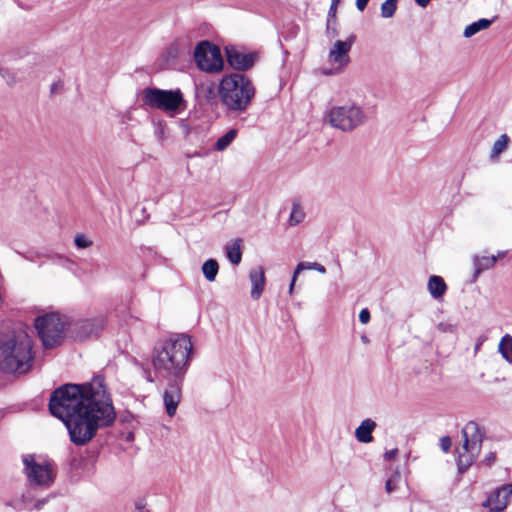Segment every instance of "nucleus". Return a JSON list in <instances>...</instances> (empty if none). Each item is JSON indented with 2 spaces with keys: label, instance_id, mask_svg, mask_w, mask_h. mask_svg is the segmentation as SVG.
Wrapping results in <instances>:
<instances>
[{
  "label": "nucleus",
  "instance_id": "1",
  "mask_svg": "<svg viewBox=\"0 0 512 512\" xmlns=\"http://www.w3.org/2000/svg\"><path fill=\"white\" fill-rule=\"evenodd\" d=\"M51 414L66 426L70 440L78 446L89 443L100 428L110 426L116 413L103 379L86 384H65L51 394Z\"/></svg>",
  "mask_w": 512,
  "mask_h": 512
},
{
  "label": "nucleus",
  "instance_id": "2",
  "mask_svg": "<svg viewBox=\"0 0 512 512\" xmlns=\"http://www.w3.org/2000/svg\"><path fill=\"white\" fill-rule=\"evenodd\" d=\"M193 344L189 335L178 334L158 343L152 354L155 371L166 379H184Z\"/></svg>",
  "mask_w": 512,
  "mask_h": 512
},
{
  "label": "nucleus",
  "instance_id": "3",
  "mask_svg": "<svg viewBox=\"0 0 512 512\" xmlns=\"http://www.w3.org/2000/svg\"><path fill=\"white\" fill-rule=\"evenodd\" d=\"M34 360L32 340L22 327L0 334V370L7 374L28 372Z\"/></svg>",
  "mask_w": 512,
  "mask_h": 512
},
{
  "label": "nucleus",
  "instance_id": "4",
  "mask_svg": "<svg viewBox=\"0 0 512 512\" xmlns=\"http://www.w3.org/2000/svg\"><path fill=\"white\" fill-rule=\"evenodd\" d=\"M255 87L249 77L241 73L225 75L218 86L222 104L232 112H243L255 96Z\"/></svg>",
  "mask_w": 512,
  "mask_h": 512
},
{
  "label": "nucleus",
  "instance_id": "5",
  "mask_svg": "<svg viewBox=\"0 0 512 512\" xmlns=\"http://www.w3.org/2000/svg\"><path fill=\"white\" fill-rule=\"evenodd\" d=\"M144 105L164 112L169 117H175L187 108V102L180 89L165 90L145 88L142 92Z\"/></svg>",
  "mask_w": 512,
  "mask_h": 512
},
{
  "label": "nucleus",
  "instance_id": "6",
  "mask_svg": "<svg viewBox=\"0 0 512 512\" xmlns=\"http://www.w3.org/2000/svg\"><path fill=\"white\" fill-rule=\"evenodd\" d=\"M484 429L475 421H469L462 429L464 439L462 447L458 450V470L464 473L478 457L482 441L484 438Z\"/></svg>",
  "mask_w": 512,
  "mask_h": 512
},
{
  "label": "nucleus",
  "instance_id": "7",
  "mask_svg": "<svg viewBox=\"0 0 512 512\" xmlns=\"http://www.w3.org/2000/svg\"><path fill=\"white\" fill-rule=\"evenodd\" d=\"M327 118L334 128L344 132L356 129L367 120L364 110L352 103L332 107L328 112Z\"/></svg>",
  "mask_w": 512,
  "mask_h": 512
},
{
  "label": "nucleus",
  "instance_id": "8",
  "mask_svg": "<svg viewBox=\"0 0 512 512\" xmlns=\"http://www.w3.org/2000/svg\"><path fill=\"white\" fill-rule=\"evenodd\" d=\"M24 473L30 484L29 489L34 487L49 488L54 480L55 473L53 465L46 460L36 459L34 455H24L22 458Z\"/></svg>",
  "mask_w": 512,
  "mask_h": 512
},
{
  "label": "nucleus",
  "instance_id": "9",
  "mask_svg": "<svg viewBox=\"0 0 512 512\" xmlns=\"http://www.w3.org/2000/svg\"><path fill=\"white\" fill-rule=\"evenodd\" d=\"M356 40L355 35H350L346 40H337L329 49L327 62L329 68L323 69L326 76L339 75L345 71L351 62L350 51Z\"/></svg>",
  "mask_w": 512,
  "mask_h": 512
},
{
  "label": "nucleus",
  "instance_id": "10",
  "mask_svg": "<svg viewBox=\"0 0 512 512\" xmlns=\"http://www.w3.org/2000/svg\"><path fill=\"white\" fill-rule=\"evenodd\" d=\"M35 328L45 348H52L63 337L64 323L56 313L39 316L35 319Z\"/></svg>",
  "mask_w": 512,
  "mask_h": 512
},
{
  "label": "nucleus",
  "instance_id": "11",
  "mask_svg": "<svg viewBox=\"0 0 512 512\" xmlns=\"http://www.w3.org/2000/svg\"><path fill=\"white\" fill-rule=\"evenodd\" d=\"M197 67L207 73H218L223 69L220 49L209 41H201L194 50Z\"/></svg>",
  "mask_w": 512,
  "mask_h": 512
},
{
  "label": "nucleus",
  "instance_id": "12",
  "mask_svg": "<svg viewBox=\"0 0 512 512\" xmlns=\"http://www.w3.org/2000/svg\"><path fill=\"white\" fill-rule=\"evenodd\" d=\"M168 384L163 392V404L165 412L173 417L182 399V386L184 379H167Z\"/></svg>",
  "mask_w": 512,
  "mask_h": 512
},
{
  "label": "nucleus",
  "instance_id": "13",
  "mask_svg": "<svg viewBox=\"0 0 512 512\" xmlns=\"http://www.w3.org/2000/svg\"><path fill=\"white\" fill-rule=\"evenodd\" d=\"M226 58L228 64L233 69L238 71H246L255 64L257 55L255 53L242 52L234 46H227Z\"/></svg>",
  "mask_w": 512,
  "mask_h": 512
},
{
  "label": "nucleus",
  "instance_id": "14",
  "mask_svg": "<svg viewBox=\"0 0 512 512\" xmlns=\"http://www.w3.org/2000/svg\"><path fill=\"white\" fill-rule=\"evenodd\" d=\"M511 496L512 484L503 485L502 487L494 490V492L482 503V506L495 511H504Z\"/></svg>",
  "mask_w": 512,
  "mask_h": 512
},
{
  "label": "nucleus",
  "instance_id": "15",
  "mask_svg": "<svg viewBox=\"0 0 512 512\" xmlns=\"http://www.w3.org/2000/svg\"><path fill=\"white\" fill-rule=\"evenodd\" d=\"M249 279L252 285L251 297L257 300L261 297L265 286V273L262 267L253 268L249 273Z\"/></svg>",
  "mask_w": 512,
  "mask_h": 512
},
{
  "label": "nucleus",
  "instance_id": "16",
  "mask_svg": "<svg viewBox=\"0 0 512 512\" xmlns=\"http://www.w3.org/2000/svg\"><path fill=\"white\" fill-rule=\"evenodd\" d=\"M376 426V422L370 418L363 420L355 430V438L360 443H371L373 441L372 432Z\"/></svg>",
  "mask_w": 512,
  "mask_h": 512
},
{
  "label": "nucleus",
  "instance_id": "17",
  "mask_svg": "<svg viewBox=\"0 0 512 512\" xmlns=\"http://www.w3.org/2000/svg\"><path fill=\"white\" fill-rule=\"evenodd\" d=\"M428 291L434 299L442 298L446 293L447 285L442 277L433 275L428 280Z\"/></svg>",
  "mask_w": 512,
  "mask_h": 512
},
{
  "label": "nucleus",
  "instance_id": "18",
  "mask_svg": "<svg viewBox=\"0 0 512 512\" xmlns=\"http://www.w3.org/2000/svg\"><path fill=\"white\" fill-rule=\"evenodd\" d=\"M33 489H28L23 495H22V502L25 504L26 508L28 510H41L49 501L53 495H49L42 499H34V496L32 494Z\"/></svg>",
  "mask_w": 512,
  "mask_h": 512
},
{
  "label": "nucleus",
  "instance_id": "19",
  "mask_svg": "<svg viewBox=\"0 0 512 512\" xmlns=\"http://www.w3.org/2000/svg\"><path fill=\"white\" fill-rule=\"evenodd\" d=\"M241 242V239H236L225 246L226 257L234 265L242 260Z\"/></svg>",
  "mask_w": 512,
  "mask_h": 512
},
{
  "label": "nucleus",
  "instance_id": "20",
  "mask_svg": "<svg viewBox=\"0 0 512 512\" xmlns=\"http://www.w3.org/2000/svg\"><path fill=\"white\" fill-rule=\"evenodd\" d=\"M201 270L208 282H214L219 271V264L215 259H208L202 264Z\"/></svg>",
  "mask_w": 512,
  "mask_h": 512
},
{
  "label": "nucleus",
  "instance_id": "21",
  "mask_svg": "<svg viewBox=\"0 0 512 512\" xmlns=\"http://www.w3.org/2000/svg\"><path fill=\"white\" fill-rule=\"evenodd\" d=\"M498 351L502 357L510 364H512V336L509 334L504 335L499 344Z\"/></svg>",
  "mask_w": 512,
  "mask_h": 512
},
{
  "label": "nucleus",
  "instance_id": "22",
  "mask_svg": "<svg viewBox=\"0 0 512 512\" xmlns=\"http://www.w3.org/2000/svg\"><path fill=\"white\" fill-rule=\"evenodd\" d=\"M491 24H492V20H488V19H484V18L479 19L478 21H475V22L471 23L470 25H468L465 28L463 35L466 38H470L473 35H475L476 33H478L479 31L489 28Z\"/></svg>",
  "mask_w": 512,
  "mask_h": 512
},
{
  "label": "nucleus",
  "instance_id": "23",
  "mask_svg": "<svg viewBox=\"0 0 512 512\" xmlns=\"http://www.w3.org/2000/svg\"><path fill=\"white\" fill-rule=\"evenodd\" d=\"M497 261L495 255L491 257L476 258L474 262L475 266V277H477L482 271L492 268Z\"/></svg>",
  "mask_w": 512,
  "mask_h": 512
},
{
  "label": "nucleus",
  "instance_id": "24",
  "mask_svg": "<svg viewBox=\"0 0 512 512\" xmlns=\"http://www.w3.org/2000/svg\"><path fill=\"white\" fill-rule=\"evenodd\" d=\"M237 136V130L231 129L228 132H226L224 135H222L215 144V149L218 151L225 150L236 138Z\"/></svg>",
  "mask_w": 512,
  "mask_h": 512
},
{
  "label": "nucleus",
  "instance_id": "25",
  "mask_svg": "<svg viewBox=\"0 0 512 512\" xmlns=\"http://www.w3.org/2000/svg\"><path fill=\"white\" fill-rule=\"evenodd\" d=\"M403 479H402V476L400 474L399 471H395L390 477H388V479L386 480V483H385V491L388 493V494H391L395 491H397L401 484L403 483Z\"/></svg>",
  "mask_w": 512,
  "mask_h": 512
},
{
  "label": "nucleus",
  "instance_id": "26",
  "mask_svg": "<svg viewBox=\"0 0 512 512\" xmlns=\"http://www.w3.org/2000/svg\"><path fill=\"white\" fill-rule=\"evenodd\" d=\"M305 218V212L298 202H293L292 210L289 217V224L296 226L300 224Z\"/></svg>",
  "mask_w": 512,
  "mask_h": 512
},
{
  "label": "nucleus",
  "instance_id": "27",
  "mask_svg": "<svg viewBox=\"0 0 512 512\" xmlns=\"http://www.w3.org/2000/svg\"><path fill=\"white\" fill-rule=\"evenodd\" d=\"M102 327V320H87L82 324L86 336L97 335Z\"/></svg>",
  "mask_w": 512,
  "mask_h": 512
},
{
  "label": "nucleus",
  "instance_id": "28",
  "mask_svg": "<svg viewBox=\"0 0 512 512\" xmlns=\"http://www.w3.org/2000/svg\"><path fill=\"white\" fill-rule=\"evenodd\" d=\"M398 0H385L381 4V16L383 18H391L397 10Z\"/></svg>",
  "mask_w": 512,
  "mask_h": 512
},
{
  "label": "nucleus",
  "instance_id": "29",
  "mask_svg": "<svg viewBox=\"0 0 512 512\" xmlns=\"http://www.w3.org/2000/svg\"><path fill=\"white\" fill-rule=\"evenodd\" d=\"M509 143V137L506 134L501 135L494 143L491 151L492 157H497L503 151L507 149Z\"/></svg>",
  "mask_w": 512,
  "mask_h": 512
},
{
  "label": "nucleus",
  "instance_id": "30",
  "mask_svg": "<svg viewBox=\"0 0 512 512\" xmlns=\"http://www.w3.org/2000/svg\"><path fill=\"white\" fill-rule=\"evenodd\" d=\"M436 328L441 333H449V334L457 333V324L451 323V322H439L436 325Z\"/></svg>",
  "mask_w": 512,
  "mask_h": 512
},
{
  "label": "nucleus",
  "instance_id": "31",
  "mask_svg": "<svg viewBox=\"0 0 512 512\" xmlns=\"http://www.w3.org/2000/svg\"><path fill=\"white\" fill-rule=\"evenodd\" d=\"M316 262H300L294 270V280H297L298 275L304 270H314Z\"/></svg>",
  "mask_w": 512,
  "mask_h": 512
},
{
  "label": "nucleus",
  "instance_id": "32",
  "mask_svg": "<svg viewBox=\"0 0 512 512\" xmlns=\"http://www.w3.org/2000/svg\"><path fill=\"white\" fill-rule=\"evenodd\" d=\"M74 243L78 248L84 249L92 246L93 242L87 238L84 234H77L74 239Z\"/></svg>",
  "mask_w": 512,
  "mask_h": 512
},
{
  "label": "nucleus",
  "instance_id": "33",
  "mask_svg": "<svg viewBox=\"0 0 512 512\" xmlns=\"http://www.w3.org/2000/svg\"><path fill=\"white\" fill-rule=\"evenodd\" d=\"M134 507L137 512H150L147 508V501L145 498H138L134 502Z\"/></svg>",
  "mask_w": 512,
  "mask_h": 512
},
{
  "label": "nucleus",
  "instance_id": "34",
  "mask_svg": "<svg viewBox=\"0 0 512 512\" xmlns=\"http://www.w3.org/2000/svg\"><path fill=\"white\" fill-rule=\"evenodd\" d=\"M2 76L9 85H14L17 82L14 72L4 70V72L2 73Z\"/></svg>",
  "mask_w": 512,
  "mask_h": 512
},
{
  "label": "nucleus",
  "instance_id": "35",
  "mask_svg": "<svg viewBox=\"0 0 512 512\" xmlns=\"http://www.w3.org/2000/svg\"><path fill=\"white\" fill-rule=\"evenodd\" d=\"M451 445H452V441L449 436H443L440 439V447L444 452H448L451 448Z\"/></svg>",
  "mask_w": 512,
  "mask_h": 512
},
{
  "label": "nucleus",
  "instance_id": "36",
  "mask_svg": "<svg viewBox=\"0 0 512 512\" xmlns=\"http://www.w3.org/2000/svg\"><path fill=\"white\" fill-rule=\"evenodd\" d=\"M359 321L362 324H367L370 321V312L367 308H364L359 313Z\"/></svg>",
  "mask_w": 512,
  "mask_h": 512
},
{
  "label": "nucleus",
  "instance_id": "37",
  "mask_svg": "<svg viewBox=\"0 0 512 512\" xmlns=\"http://www.w3.org/2000/svg\"><path fill=\"white\" fill-rule=\"evenodd\" d=\"M397 455H398V449L395 448V449L386 451L383 455V458L385 461H391V460L395 459Z\"/></svg>",
  "mask_w": 512,
  "mask_h": 512
},
{
  "label": "nucleus",
  "instance_id": "38",
  "mask_svg": "<svg viewBox=\"0 0 512 512\" xmlns=\"http://www.w3.org/2000/svg\"><path fill=\"white\" fill-rule=\"evenodd\" d=\"M496 460V455L495 453L493 452H490L488 453L484 459H483V462L487 465V466H490L491 464H493Z\"/></svg>",
  "mask_w": 512,
  "mask_h": 512
},
{
  "label": "nucleus",
  "instance_id": "39",
  "mask_svg": "<svg viewBox=\"0 0 512 512\" xmlns=\"http://www.w3.org/2000/svg\"><path fill=\"white\" fill-rule=\"evenodd\" d=\"M327 33L331 37H335L337 35V31L335 27L332 25V20L328 19L327 21Z\"/></svg>",
  "mask_w": 512,
  "mask_h": 512
},
{
  "label": "nucleus",
  "instance_id": "40",
  "mask_svg": "<svg viewBox=\"0 0 512 512\" xmlns=\"http://www.w3.org/2000/svg\"><path fill=\"white\" fill-rule=\"evenodd\" d=\"M369 0H356V7L359 11H364Z\"/></svg>",
  "mask_w": 512,
  "mask_h": 512
},
{
  "label": "nucleus",
  "instance_id": "41",
  "mask_svg": "<svg viewBox=\"0 0 512 512\" xmlns=\"http://www.w3.org/2000/svg\"><path fill=\"white\" fill-rule=\"evenodd\" d=\"M336 8H337V5H334L333 4V0H331V6H330V9H329V14H328V19H335V12H336ZM335 22V20H333V23Z\"/></svg>",
  "mask_w": 512,
  "mask_h": 512
},
{
  "label": "nucleus",
  "instance_id": "42",
  "mask_svg": "<svg viewBox=\"0 0 512 512\" xmlns=\"http://www.w3.org/2000/svg\"><path fill=\"white\" fill-rule=\"evenodd\" d=\"M314 270L321 274L326 273V268L322 264H319L317 262H316V266L314 267Z\"/></svg>",
  "mask_w": 512,
  "mask_h": 512
},
{
  "label": "nucleus",
  "instance_id": "43",
  "mask_svg": "<svg viewBox=\"0 0 512 512\" xmlns=\"http://www.w3.org/2000/svg\"><path fill=\"white\" fill-rule=\"evenodd\" d=\"M431 0H415L416 4L422 8H425L428 6Z\"/></svg>",
  "mask_w": 512,
  "mask_h": 512
},
{
  "label": "nucleus",
  "instance_id": "44",
  "mask_svg": "<svg viewBox=\"0 0 512 512\" xmlns=\"http://www.w3.org/2000/svg\"><path fill=\"white\" fill-rule=\"evenodd\" d=\"M297 280H294V274L292 275V279H291V283H290V286H289V294L291 295L293 293V290H294V286H295V283H296Z\"/></svg>",
  "mask_w": 512,
  "mask_h": 512
},
{
  "label": "nucleus",
  "instance_id": "45",
  "mask_svg": "<svg viewBox=\"0 0 512 512\" xmlns=\"http://www.w3.org/2000/svg\"><path fill=\"white\" fill-rule=\"evenodd\" d=\"M506 253H507L506 251L498 252V254L495 257H497V260H498L499 258L505 257Z\"/></svg>",
  "mask_w": 512,
  "mask_h": 512
},
{
  "label": "nucleus",
  "instance_id": "46",
  "mask_svg": "<svg viewBox=\"0 0 512 512\" xmlns=\"http://www.w3.org/2000/svg\"><path fill=\"white\" fill-rule=\"evenodd\" d=\"M181 46H185V45L181 42H175L174 44L171 45V47H181Z\"/></svg>",
  "mask_w": 512,
  "mask_h": 512
},
{
  "label": "nucleus",
  "instance_id": "47",
  "mask_svg": "<svg viewBox=\"0 0 512 512\" xmlns=\"http://www.w3.org/2000/svg\"><path fill=\"white\" fill-rule=\"evenodd\" d=\"M361 339H362V341H363L364 343H368V342H369V340H368L367 336H362V337H361Z\"/></svg>",
  "mask_w": 512,
  "mask_h": 512
},
{
  "label": "nucleus",
  "instance_id": "48",
  "mask_svg": "<svg viewBox=\"0 0 512 512\" xmlns=\"http://www.w3.org/2000/svg\"><path fill=\"white\" fill-rule=\"evenodd\" d=\"M339 2H340V0H333V4H334V5H338V4H339Z\"/></svg>",
  "mask_w": 512,
  "mask_h": 512
},
{
  "label": "nucleus",
  "instance_id": "49",
  "mask_svg": "<svg viewBox=\"0 0 512 512\" xmlns=\"http://www.w3.org/2000/svg\"><path fill=\"white\" fill-rule=\"evenodd\" d=\"M489 512H503V511H495V510H491Z\"/></svg>",
  "mask_w": 512,
  "mask_h": 512
},
{
  "label": "nucleus",
  "instance_id": "50",
  "mask_svg": "<svg viewBox=\"0 0 512 512\" xmlns=\"http://www.w3.org/2000/svg\"><path fill=\"white\" fill-rule=\"evenodd\" d=\"M3 72H4V70L0 68V73L2 74Z\"/></svg>",
  "mask_w": 512,
  "mask_h": 512
}]
</instances>
